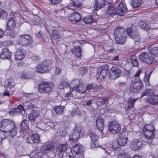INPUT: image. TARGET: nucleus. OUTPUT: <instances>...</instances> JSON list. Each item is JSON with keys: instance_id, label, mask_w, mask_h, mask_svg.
<instances>
[{"instance_id": "obj_1", "label": "nucleus", "mask_w": 158, "mask_h": 158, "mask_svg": "<svg viewBox=\"0 0 158 158\" xmlns=\"http://www.w3.org/2000/svg\"><path fill=\"white\" fill-rule=\"evenodd\" d=\"M0 130L5 133L9 132L12 137L15 136L17 133L15 124L13 120L9 119H3L0 122Z\"/></svg>"}, {"instance_id": "obj_2", "label": "nucleus", "mask_w": 158, "mask_h": 158, "mask_svg": "<svg viewBox=\"0 0 158 158\" xmlns=\"http://www.w3.org/2000/svg\"><path fill=\"white\" fill-rule=\"evenodd\" d=\"M125 30L123 28L118 27L115 29L114 31L116 44H124L126 41Z\"/></svg>"}, {"instance_id": "obj_3", "label": "nucleus", "mask_w": 158, "mask_h": 158, "mask_svg": "<svg viewBox=\"0 0 158 158\" xmlns=\"http://www.w3.org/2000/svg\"><path fill=\"white\" fill-rule=\"evenodd\" d=\"M82 128L80 125L77 124L75 125L74 129L70 133L69 136L70 141L78 142V139L83 135V132L81 131Z\"/></svg>"}, {"instance_id": "obj_4", "label": "nucleus", "mask_w": 158, "mask_h": 158, "mask_svg": "<svg viewBox=\"0 0 158 158\" xmlns=\"http://www.w3.org/2000/svg\"><path fill=\"white\" fill-rule=\"evenodd\" d=\"M51 61L49 60H44L39 64L36 67V71L39 73H48L51 69Z\"/></svg>"}, {"instance_id": "obj_5", "label": "nucleus", "mask_w": 158, "mask_h": 158, "mask_svg": "<svg viewBox=\"0 0 158 158\" xmlns=\"http://www.w3.org/2000/svg\"><path fill=\"white\" fill-rule=\"evenodd\" d=\"M54 87L53 82L44 81L40 83L38 86V90L39 92L42 94H49Z\"/></svg>"}, {"instance_id": "obj_6", "label": "nucleus", "mask_w": 158, "mask_h": 158, "mask_svg": "<svg viewBox=\"0 0 158 158\" xmlns=\"http://www.w3.org/2000/svg\"><path fill=\"white\" fill-rule=\"evenodd\" d=\"M18 41L22 46H29L32 43V38L29 35H22L19 36Z\"/></svg>"}, {"instance_id": "obj_7", "label": "nucleus", "mask_w": 158, "mask_h": 158, "mask_svg": "<svg viewBox=\"0 0 158 158\" xmlns=\"http://www.w3.org/2000/svg\"><path fill=\"white\" fill-rule=\"evenodd\" d=\"M108 68L107 65H105L104 67L103 66L98 69L97 75L98 80L103 81L106 78L108 74Z\"/></svg>"}, {"instance_id": "obj_8", "label": "nucleus", "mask_w": 158, "mask_h": 158, "mask_svg": "<svg viewBox=\"0 0 158 158\" xmlns=\"http://www.w3.org/2000/svg\"><path fill=\"white\" fill-rule=\"evenodd\" d=\"M122 72L120 69L113 66L109 71V78L111 79H115L119 77Z\"/></svg>"}, {"instance_id": "obj_9", "label": "nucleus", "mask_w": 158, "mask_h": 158, "mask_svg": "<svg viewBox=\"0 0 158 158\" xmlns=\"http://www.w3.org/2000/svg\"><path fill=\"white\" fill-rule=\"evenodd\" d=\"M108 129L111 134H116L120 132L121 126L116 122H111L108 126Z\"/></svg>"}, {"instance_id": "obj_10", "label": "nucleus", "mask_w": 158, "mask_h": 158, "mask_svg": "<svg viewBox=\"0 0 158 158\" xmlns=\"http://www.w3.org/2000/svg\"><path fill=\"white\" fill-rule=\"evenodd\" d=\"M139 59L141 61L150 64L153 61L152 57L150 56L149 53L147 52H142L139 55Z\"/></svg>"}, {"instance_id": "obj_11", "label": "nucleus", "mask_w": 158, "mask_h": 158, "mask_svg": "<svg viewBox=\"0 0 158 158\" xmlns=\"http://www.w3.org/2000/svg\"><path fill=\"white\" fill-rule=\"evenodd\" d=\"M68 17L69 20L73 23H76L81 19L80 14L77 12L69 14Z\"/></svg>"}, {"instance_id": "obj_12", "label": "nucleus", "mask_w": 158, "mask_h": 158, "mask_svg": "<svg viewBox=\"0 0 158 158\" xmlns=\"http://www.w3.org/2000/svg\"><path fill=\"white\" fill-rule=\"evenodd\" d=\"M143 143L136 139L131 142L129 147L131 149L134 151H138L141 148Z\"/></svg>"}, {"instance_id": "obj_13", "label": "nucleus", "mask_w": 158, "mask_h": 158, "mask_svg": "<svg viewBox=\"0 0 158 158\" xmlns=\"http://www.w3.org/2000/svg\"><path fill=\"white\" fill-rule=\"evenodd\" d=\"M116 10L117 14L120 16L123 15V14L128 10L126 4L123 2L119 4Z\"/></svg>"}, {"instance_id": "obj_14", "label": "nucleus", "mask_w": 158, "mask_h": 158, "mask_svg": "<svg viewBox=\"0 0 158 158\" xmlns=\"http://www.w3.org/2000/svg\"><path fill=\"white\" fill-rule=\"evenodd\" d=\"M143 84L140 80L138 79L134 81L132 87L131 88V90L135 92L141 89L143 87Z\"/></svg>"}, {"instance_id": "obj_15", "label": "nucleus", "mask_w": 158, "mask_h": 158, "mask_svg": "<svg viewBox=\"0 0 158 158\" xmlns=\"http://www.w3.org/2000/svg\"><path fill=\"white\" fill-rule=\"evenodd\" d=\"M29 124L28 120L24 119L23 120L20 124L19 129L22 133H26L29 130Z\"/></svg>"}, {"instance_id": "obj_16", "label": "nucleus", "mask_w": 158, "mask_h": 158, "mask_svg": "<svg viewBox=\"0 0 158 158\" xmlns=\"http://www.w3.org/2000/svg\"><path fill=\"white\" fill-rule=\"evenodd\" d=\"M15 23L13 17L9 18L6 25L4 31H6L8 30L11 31H13L14 28L15 26Z\"/></svg>"}, {"instance_id": "obj_17", "label": "nucleus", "mask_w": 158, "mask_h": 158, "mask_svg": "<svg viewBox=\"0 0 158 158\" xmlns=\"http://www.w3.org/2000/svg\"><path fill=\"white\" fill-rule=\"evenodd\" d=\"M11 53L6 48H4L2 49L1 53L0 54L1 58L2 59H9L11 58Z\"/></svg>"}, {"instance_id": "obj_18", "label": "nucleus", "mask_w": 158, "mask_h": 158, "mask_svg": "<svg viewBox=\"0 0 158 158\" xmlns=\"http://www.w3.org/2000/svg\"><path fill=\"white\" fill-rule=\"evenodd\" d=\"M146 100L148 103L152 105H157L158 104V95H153L151 96H148L146 98Z\"/></svg>"}, {"instance_id": "obj_19", "label": "nucleus", "mask_w": 158, "mask_h": 158, "mask_svg": "<svg viewBox=\"0 0 158 158\" xmlns=\"http://www.w3.org/2000/svg\"><path fill=\"white\" fill-rule=\"evenodd\" d=\"M94 7L98 10L103 8L106 5V0H94Z\"/></svg>"}, {"instance_id": "obj_20", "label": "nucleus", "mask_w": 158, "mask_h": 158, "mask_svg": "<svg viewBox=\"0 0 158 158\" xmlns=\"http://www.w3.org/2000/svg\"><path fill=\"white\" fill-rule=\"evenodd\" d=\"M82 5V3L79 0H71L70 1L69 6L73 7V9H77L80 8Z\"/></svg>"}, {"instance_id": "obj_21", "label": "nucleus", "mask_w": 158, "mask_h": 158, "mask_svg": "<svg viewBox=\"0 0 158 158\" xmlns=\"http://www.w3.org/2000/svg\"><path fill=\"white\" fill-rule=\"evenodd\" d=\"M15 59L17 60L23 59L25 56L24 50L22 49H18L15 53Z\"/></svg>"}, {"instance_id": "obj_22", "label": "nucleus", "mask_w": 158, "mask_h": 158, "mask_svg": "<svg viewBox=\"0 0 158 158\" xmlns=\"http://www.w3.org/2000/svg\"><path fill=\"white\" fill-rule=\"evenodd\" d=\"M127 136L128 133L126 132H123L120 134L119 141L123 146H124L127 142Z\"/></svg>"}, {"instance_id": "obj_23", "label": "nucleus", "mask_w": 158, "mask_h": 158, "mask_svg": "<svg viewBox=\"0 0 158 158\" xmlns=\"http://www.w3.org/2000/svg\"><path fill=\"white\" fill-rule=\"evenodd\" d=\"M112 146L114 151H118L121 149L123 145L119 141H118L117 139H115L112 141Z\"/></svg>"}, {"instance_id": "obj_24", "label": "nucleus", "mask_w": 158, "mask_h": 158, "mask_svg": "<svg viewBox=\"0 0 158 158\" xmlns=\"http://www.w3.org/2000/svg\"><path fill=\"white\" fill-rule=\"evenodd\" d=\"M134 39L136 44L143 42V40L139 37V33L137 31H134L132 32L131 35L129 36Z\"/></svg>"}, {"instance_id": "obj_25", "label": "nucleus", "mask_w": 158, "mask_h": 158, "mask_svg": "<svg viewBox=\"0 0 158 158\" xmlns=\"http://www.w3.org/2000/svg\"><path fill=\"white\" fill-rule=\"evenodd\" d=\"M40 115L39 113L37 110H33L31 113L28 115V118L31 122H34L36 118Z\"/></svg>"}, {"instance_id": "obj_26", "label": "nucleus", "mask_w": 158, "mask_h": 158, "mask_svg": "<svg viewBox=\"0 0 158 158\" xmlns=\"http://www.w3.org/2000/svg\"><path fill=\"white\" fill-rule=\"evenodd\" d=\"M106 13L108 16H113L117 14L116 8L112 6L109 5L108 6Z\"/></svg>"}, {"instance_id": "obj_27", "label": "nucleus", "mask_w": 158, "mask_h": 158, "mask_svg": "<svg viewBox=\"0 0 158 158\" xmlns=\"http://www.w3.org/2000/svg\"><path fill=\"white\" fill-rule=\"evenodd\" d=\"M71 51L73 54H74L76 57H80L81 56L82 52L81 49L78 46H75L71 49Z\"/></svg>"}, {"instance_id": "obj_28", "label": "nucleus", "mask_w": 158, "mask_h": 158, "mask_svg": "<svg viewBox=\"0 0 158 158\" xmlns=\"http://www.w3.org/2000/svg\"><path fill=\"white\" fill-rule=\"evenodd\" d=\"M96 123L98 129L101 132H102L104 127V119L101 118V117H99L97 120Z\"/></svg>"}, {"instance_id": "obj_29", "label": "nucleus", "mask_w": 158, "mask_h": 158, "mask_svg": "<svg viewBox=\"0 0 158 158\" xmlns=\"http://www.w3.org/2000/svg\"><path fill=\"white\" fill-rule=\"evenodd\" d=\"M79 80H74L72 81L69 85V89L71 91L75 90L76 91L80 84Z\"/></svg>"}, {"instance_id": "obj_30", "label": "nucleus", "mask_w": 158, "mask_h": 158, "mask_svg": "<svg viewBox=\"0 0 158 158\" xmlns=\"http://www.w3.org/2000/svg\"><path fill=\"white\" fill-rule=\"evenodd\" d=\"M87 90H98L102 89V86L100 85H97L94 83H91L90 84H88L86 85Z\"/></svg>"}, {"instance_id": "obj_31", "label": "nucleus", "mask_w": 158, "mask_h": 158, "mask_svg": "<svg viewBox=\"0 0 158 158\" xmlns=\"http://www.w3.org/2000/svg\"><path fill=\"white\" fill-rule=\"evenodd\" d=\"M148 50L152 56H158V47H150Z\"/></svg>"}, {"instance_id": "obj_32", "label": "nucleus", "mask_w": 158, "mask_h": 158, "mask_svg": "<svg viewBox=\"0 0 158 158\" xmlns=\"http://www.w3.org/2000/svg\"><path fill=\"white\" fill-rule=\"evenodd\" d=\"M152 72V71L148 72L147 71L145 72V76L143 78V81L145 83L146 86H149L150 85L149 79L150 75Z\"/></svg>"}, {"instance_id": "obj_33", "label": "nucleus", "mask_w": 158, "mask_h": 158, "mask_svg": "<svg viewBox=\"0 0 158 158\" xmlns=\"http://www.w3.org/2000/svg\"><path fill=\"white\" fill-rule=\"evenodd\" d=\"M52 37L54 40L60 39L62 36L60 31L56 30H53L52 32Z\"/></svg>"}, {"instance_id": "obj_34", "label": "nucleus", "mask_w": 158, "mask_h": 158, "mask_svg": "<svg viewBox=\"0 0 158 158\" xmlns=\"http://www.w3.org/2000/svg\"><path fill=\"white\" fill-rule=\"evenodd\" d=\"M142 0H131L130 4L133 8H136L140 6L142 2Z\"/></svg>"}, {"instance_id": "obj_35", "label": "nucleus", "mask_w": 158, "mask_h": 158, "mask_svg": "<svg viewBox=\"0 0 158 158\" xmlns=\"http://www.w3.org/2000/svg\"><path fill=\"white\" fill-rule=\"evenodd\" d=\"M94 16L89 15L85 17L83 19V20L86 24H89L94 23L96 21V19L93 18Z\"/></svg>"}, {"instance_id": "obj_36", "label": "nucleus", "mask_w": 158, "mask_h": 158, "mask_svg": "<svg viewBox=\"0 0 158 158\" xmlns=\"http://www.w3.org/2000/svg\"><path fill=\"white\" fill-rule=\"evenodd\" d=\"M154 131H145L143 132V133L147 139H152L154 137Z\"/></svg>"}, {"instance_id": "obj_37", "label": "nucleus", "mask_w": 158, "mask_h": 158, "mask_svg": "<svg viewBox=\"0 0 158 158\" xmlns=\"http://www.w3.org/2000/svg\"><path fill=\"white\" fill-rule=\"evenodd\" d=\"M67 148V145L66 144H62L58 145L56 148V152H58L62 153L65 151Z\"/></svg>"}, {"instance_id": "obj_38", "label": "nucleus", "mask_w": 158, "mask_h": 158, "mask_svg": "<svg viewBox=\"0 0 158 158\" xmlns=\"http://www.w3.org/2000/svg\"><path fill=\"white\" fill-rule=\"evenodd\" d=\"M31 140L33 143H38L40 141V135L37 134H35L31 135Z\"/></svg>"}, {"instance_id": "obj_39", "label": "nucleus", "mask_w": 158, "mask_h": 158, "mask_svg": "<svg viewBox=\"0 0 158 158\" xmlns=\"http://www.w3.org/2000/svg\"><path fill=\"white\" fill-rule=\"evenodd\" d=\"M138 24L139 27L142 29L147 31L149 29V27L148 23L145 21H140Z\"/></svg>"}, {"instance_id": "obj_40", "label": "nucleus", "mask_w": 158, "mask_h": 158, "mask_svg": "<svg viewBox=\"0 0 158 158\" xmlns=\"http://www.w3.org/2000/svg\"><path fill=\"white\" fill-rule=\"evenodd\" d=\"M154 126L152 124H146L143 128V131H155Z\"/></svg>"}, {"instance_id": "obj_41", "label": "nucleus", "mask_w": 158, "mask_h": 158, "mask_svg": "<svg viewBox=\"0 0 158 158\" xmlns=\"http://www.w3.org/2000/svg\"><path fill=\"white\" fill-rule=\"evenodd\" d=\"M87 91L86 85H83L81 84H80L78 87L76 91L80 93H84Z\"/></svg>"}, {"instance_id": "obj_42", "label": "nucleus", "mask_w": 158, "mask_h": 158, "mask_svg": "<svg viewBox=\"0 0 158 158\" xmlns=\"http://www.w3.org/2000/svg\"><path fill=\"white\" fill-rule=\"evenodd\" d=\"M109 98L107 97H105L102 98L100 101L97 102L96 104L98 107H101V106L105 104L108 101Z\"/></svg>"}, {"instance_id": "obj_43", "label": "nucleus", "mask_w": 158, "mask_h": 158, "mask_svg": "<svg viewBox=\"0 0 158 158\" xmlns=\"http://www.w3.org/2000/svg\"><path fill=\"white\" fill-rule=\"evenodd\" d=\"M9 114L12 117L21 114L16 108L12 109L9 111Z\"/></svg>"}, {"instance_id": "obj_44", "label": "nucleus", "mask_w": 158, "mask_h": 158, "mask_svg": "<svg viewBox=\"0 0 158 158\" xmlns=\"http://www.w3.org/2000/svg\"><path fill=\"white\" fill-rule=\"evenodd\" d=\"M54 110L58 114L61 115L64 112L63 107L61 106H56L54 107Z\"/></svg>"}, {"instance_id": "obj_45", "label": "nucleus", "mask_w": 158, "mask_h": 158, "mask_svg": "<svg viewBox=\"0 0 158 158\" xmlns=\"http://www.w3.org/2000/svg\"><path fill=\"white\" fill-rule=\"evenodd\" d=\"M132 65L135 67L138 66V62L136 56L134 55H132L130 57Z\"/></svg>"}, {"instance_id": "obj_46", "label": "nucleus", "mask_w": 158, "mask_h": 158, "mask_svg": "<svg viewBox=\"0 0 158 158\" xmlns=\"http://www.w3.org/2000/svg\"><path fill=\"white\" fill-rule=\"evenodd\" d=\"M54 148V145L52 144H46L43 147L42 149L44 150V152H45V153H47V151L53 149Z\"/></svg>"}, {"instance_id": "obj_47", "label": "nucleus", "mask_w": 158, "mask_h": 158, "mask_svg": "<svg viewBox=\"0 0 158 158\" xmlns=\"http://www.w3.org/2000/svg\"><path fill=\"white\" fill-rule=\"evenodd\" d=\"M136 99H131L128 100V102L126 106V108L128 110L129 109L133 107L134 103L136 101Z\"/></svg>"}, {"instance_id": "obj_48", "label": "nucleus", "mask_w": 158, "mask_h": 158, "mask_svg": "<svg viewBox=\"0 0 158 158\" xmlns=\"http://www.w3.org/2000/svg\"><path fill=\"white\" fill-rule=\"evenodd\" d=\"M110 59L112 60L117 61L119 60L118 54L116 52L109 55Z\"/></svg>"}, {"instance_id": "obj_49", "label": "nucleus", "mask_w": 158, "mask_h": 158, "mask_svg": "<svg viewBox=\"0 0 158 158\" xmlns=\"http://www.w3.org/2000/svg\"><path fill=\"white\" fill-rule=\"evenodd\" d=\"M85 112H81L78 114V118L81 122H85Z\"/></svg>"}, {"instance_id": "obj_50", "label": "nucleus", "mask_w": 158, "mask_h": 158, "mask_svg": "<svg viewBox=\"0 0 158 158\" xmlns=\"http://www.w3.org/2000/svg\"><path fill=\"white\" fill-rule=\"evenodd\" d=\"M73 148L74 151L76 153V155L77 154L80 156L81 155H82V154L81 153V149L78 144L75 145L73 147Z\"/></svg>"}, {"instance_id": "obj_51", "label": "nucleus", "mask_w": 158, "mask_h": 158, "mask_svg": "<svg viewBox=\"0 0 158 158\" xmlns=\"http://www.w3.org/2000/svg\"><path fill=\"white\" fill-rule=\"evenodd\" d=\"M59 87L61 89H64L67 87L69 88V85L68 82L65 81H62L61 82V83L60 84Z\"/></svg>"}, {"instance_id": "obj_52", "label": "nucleus", "mask_w": 158, "mask_h": 158, "mask_svg": "<svg viewBox=\"0 0 158 158\" xmlns=\"http://www.w3.org/2000/svg\"><path fill=\"white\" fill-rule=\"evenodd\" d=\"M7 14L4 10L0 8V19H2L6 18Z\"/></svg>"}, {"instance_id": "obj_53", "label": "nucleus", "mask_w": 158, "mask_h": 158, "mask_svg": "<svg viewBox=\"0 0 158 158\" xmlns=\"http://www.w3.org/2000/svg\"><path fill=\"white\" fill-rule=\"evenodd\" d=\"M89 136L90 137L92 142L96 140H98V135H96L95 133L94 132H91L89 135Z\"/></svg>"}, {"instance_id": "obj_54", "label": "nucleus", "mask_w": 158, "mask_h": 158, "mask_svg": "<svg viewBox=\"0 0 158 158\" xmlns=\"http://www.w3.org/2000/svg\"><path fill=\"white\" fill-rule=\"evenodd\" d=\"M117 158H132L131 156L128 153H125L119 154Z\"/></svg>"}, {"instance_id": "obj_55", "label": "nucleus", "mask_w": 158, "mask_h": 158, "mask_svg": "<svg viewBox=\"0 0 158 158\" xmlns=\"http://www.w3.org/2000/svg\"><path fill=\"white\" fill-rule=\"evenodd\" d=\"M16 108L18 110L20 113L21 114H23L22 111L25 112L26 110L25 109L24 106L22 105L19 104L17 106Z\"/></svg>"}, {"instance_id": "obj_56", "label": "nucleus", "mask_w": 158, "mask_h": 158, "mask_svg": "<svg viewBox=\"0 0 158 158\" xmlns=\"http://www.w3.org/2000/svg\"><path fill=\"white\" fill-rule=\"evenodd\" d=\"M88 68L85 67H81L80 69V73L82 75H84L88 72Z\"/></svg>"}, {"instance_id": "obj_57", "label": "nucleus", "mask_w": 158, "mask_h": 158, "mask_svg": "<svg viewBox=\"0 0 158 158\" xmlns=\"http://www.w3.org/2000/svg\"><path fill=\"white\" fill-rule=\"evenodd\" d=\"M150 89H146L144 92L142 93L141 97H142L149 95L150 94Z\"/></svg>"}, {"instance_id": "obj_58", "label": "nucleus", "mask_w": 158, "mask_h": 158, "mask_svg": "<svg viewBox=\"0 0 158 158\" xmlns=\"http://www.w3.org/2000/svg\"><path fill=\"white\" fill-rule=\"evenodd\" d=\"M5 133V132L3 131H1L0 132V143L1 142L2 140L5 139L6 137Z\"/></svg>"}, {"instance_id": "obj_59", "label": "nucleus", "mask_w": 158, "mask_h": 158, "mask_svg": "<svg viewBox=\"0 0 158 158\" xmlns=\"http://www.w3.org/2000/svg\"><path fill=\"white\" fill-rule=\"evenodd\" d=\"M36 107L34 103H31L29 104L27 107V109L29 110H31L34 109Z\"/></svg>"}, {"instance_id": "obj_60", "label": "nucleus", "mask_w": 158, "mask_h": 158, "mask_svg": "<svg viewBox=\"0 0 158 158\" xmlns=\"http://www.w3.org/2000/svg\"><path fill=\"white\" fill-rule=\"evenodd\" d=\"M90 146L92 148H94L97 147L98 146V140H96L92 142Z\"/></svg>"}, {"instance_id": "obj_61", "label": "nucleus", "mask_w": 158, "mask_h": 158, "mask_svg": "<svg viewBox=\"0 0 158 158\" xmlns=\"http://www.w3.org/2000/svg\"><path fill=\"white\" fill-rule=\"evenodd\" d=\"M15 84L13 83L10 81H8L7 84L6 85L7 88H9L10 89H11L14 87Z\"/></svg>"}, {"instance_id": "obj_62", "label": "nucleus", "mask_w": 158, "mask_h": 158, "mask_svg": "<svg viewBox=\"0 0 158 158\" xmlns=\"http://www.w3.org/2000/svg\"><path fill=\"white\" fill-rule=\"evenodd\" d=\"M110 48L108 50V55H109L115 52V48L112 47H110Z\"/></svg>"}, {"instance_id": "obj_63", "label": "nucleus", "mask_w": 158, "mask_h": 158, "mask_svg": "<svg viewBox=\"0 0 158 158\" xmlns=\"http://www.w3.org/2000/svg\"><path fill=\"white\" fill-rule=\"evenodd\" d=\"M126 84V82H120L118 83V85L119 88H123L124 87H125Z\"/></svg>"}, {"instance_id": "obj_64", "label": "nucleus", "mask_w": 158, "mask_h": 158, "mask_svg": "<svg viewBox=\"0 0 158 158\" xmlns=\"http://www.w3.org/2000/svg\"><path fill=\"white\" fill-rule=\"evenodd\" d=\"M4 44L7 46H9L11 45H13V43L12 41L9 40L5 41L4 42Z\"/></svg>"}]
</instances>
